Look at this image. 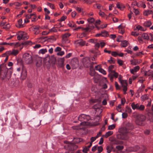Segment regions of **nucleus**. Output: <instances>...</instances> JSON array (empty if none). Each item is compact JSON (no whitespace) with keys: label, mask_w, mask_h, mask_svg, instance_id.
<instances>
[{"label":"nucleus","mask_w":153,"mask_h":153,"mask_svg":"<svg viewBox=\"0 0 153 153\" xmlns=\"http://www.w3.org/2000/svg\"><path fill=\"white\" fill-rule=\"evenodd\" d=\"M78 119L80 121L82 122L80 123L81 126H88L90 125V123L88 122L91 119V117L89 115L81 114L79 116Z\"/></svg>","instance_id":"nucleus-1"},{"label":"nucleus","mask_w":153,"mask_h":153,"mask_svg":"<svg viewBox=\"0 0 153 153\" xmlns=\"http://www.w3.org/2000/svg\"><path fill=\"white\" fill-rule=\"evenodd\" d=\"M146 117L143 115H137L135 122L137 125L140 126H144L146 124Z\"/></svg>","instance_id":"nucleus-2"},{"label":"nucleus","mask_w":153,"mask_h":153,"mask_svg":"<svg viewBox=\"0 0 153 153\" xmlns=\"http://www.w3.org/2000/svg\"><path fill=\"white\" fill-rule=\"evenodd\" d=\"M82 62L85 67L88 68L90 67V70L93 68V65L94 64V62H91L89 58L85 57L83 59Z\"/></svg>","instance_id":"nucleus-3"},{"label":"nucleus","mask_w":153,"mask_h":153,"mask_svg":"<svg viewBox=\"0 0 153 153\" xmlns=\"http://www.w3.org/2000/svg\"><path fill=\"white\" fill-rule=\"evenodd\" d=\"M22 60L26 64H30L33 62L32 58L30 54L26 53L23 56Z\"/></svg>","instance_id":"nucleus-4"},{"label":"nucleus","mask_w":153,"mask_h":153,"mask_svg":"<svg viewBox=\"0 0 153 153\" xmlns=\"http://www.w3.org/2000/svg\"><path fill=\"white\" fill-rule=\"evenodd\" d=\"M2 65H0V76L1 77V79L3 80L4 79L7 77V73L8 72V69L6 66L1 67Z\"/></svg>","instance_id":"nucleus-5"},{"label":"nucleus","mask_w":153,"mask_h":153,"mask_svg":"<svg viewBox=\"0 0 153 153\" xmlns=\"http://www.w3.org/2000/svg\"><path fill=\"white\" fill-rule=\"evenodd\" d=\"M70 65L72 68L75 69L77 68L79 65V62L76 58H74L71 59L70 62Z\"/></svg>","instance_id":"nucleus-6"},{"label":"nucleus","mask_w":153,"mask_h":153,"mask_svg":"<svg viewBox=\"0 0 153 153\" xmlns=\"http://www.w3.org/2000/svg\"><path fill=\"white\" fill-rule=\"evenodd\" d=\"M22 71L21 73V77L23 79H25L27 76V71L24 65H22Z\"/></svg>","instance_id":"nucleus-7"},{"label":"nucleus","mask_w":153,"mask_h":153,"mask_svg":"<svg viewBox=\"0 0 153 153\" xmlns=\"http://www.w3.org/2000/svg\"><path fill=\"white\" fill-rule=\"evenodd\" d=\"M127 127L128 128H125V134H128L129 132L128 131V130H133L134 128V126L131 123H128L127 125Z\"/></svg>","instance_id":"nucleus-8"},{"label":"nucleus","mask_w":153,"mask_h":153,"mask_svg":"<svg viewBox=\"0 0 153 153\" xmlns=\"http://www.w3.org/2000/svg\"><path fill=\"white\" fill-rule=\"evenodd\" d=\"M67 146L68 149L71 151L76 150L78 148L77 145L71 143L67 145Z\"/></svg>","instance_id":"nucleus-9"},{"label":"nucleus","mask_w":153,"mask_h":153,"mask_svg":"<svg viewBox=\"0 0 153 153\" xmlns=\"http://www.w3.org/2000/svg\"><path fill=\"white\" fill-rule=\"evenodd\" d=\"M40 26H34L33 27L32 30L34 32V34L36 35L40 33Z\"/></svg>","instance_id":"nucleus-10"},{"label":"nucleus","mask_w":153,"mask_h":153,"mask_svg":"<svg viewBox=\"0 0 153 153\" xmlns=\"http://www.w3.org/2000/svg\"><path fill=\"white\" fill-rule=\"evenodd\" d=\"M119 75V74L118 73H115L114 74H109L108 75V77L109 78L110 81L111 82H113V81L114 77L117 78Z\"/></svg>","instance_id":"nucleus-11"},{"label":"nucleus","mask_w":153,"mask_h":153,"mask_svg":"<svg viewBox=\"0 0 153 153\" xmlns=\"http://www.w3.org/2000/svg\"><path fill=\"white\" fill-rule=\"evenodd\" d=\"M44 66H45L47 69H49L51 66V62L50 60L47 59H45L44 61Z\"/></svg>","instance_id":"nucleus-12"},{"label":"nucleus","mask_w":153,"mask_h":153,"mask_svg":"<svg viewBox=\"0 0 153 153\" xmlns=\"http://www.w3.org/2000/svg\"><path fill=\"white\" fill-rule=\"evenodd\" d=\"M18 23L16 25V26L18 28H20L24 27L25 25L24 24H22L23 21L22 19H20L18 21Z\"/></svg>","instance_id":"nucleus-13"},{"label":"nucleus","mask_w":153,"mask_h":153,"mask_svg":"<svg viewBox=\"0 0 153 153\" xmlns=\"http://www.w3.org/2000/svg\"><path fill=\"white\" fill-rule=\"evenodd\" d=\"M64 60L65 59L64 57L60 58L58 59V65L60 67L62 68L63 67Z\"/></svg>","instance_id":"nucleus-14"},{"label":"nucleus","mask_w":153,"mask_h":153,"mask_svg":"<svg viewBox=\"0 0 153 153\" xmlns=\"http://www.w3.org/2000/svg\"><path fill=\"white\" fill-rule=\"evenodd\" d=\"M140 69V67L139 66L137 65L134 67L133 68L130 69V72L132 74H134L135 72L138 71Z\"/></svg>","instance_id":"nucleus-15"},{"label":"nucleus","mask_w":153,"mask_h":153,"mask_svg":"<svg viewBox=\"0 0 153 153\" xmlns=\"http://www.w3.org/2000/svg\"><path fill=\"white\" fill-rule=\"evenodd\" d=\"M50 60V61L51 63L54 65L56 62V59L54 56H52L51 57H49V59H48Z\"/></svg>","instance_id":"nucleus-16"},{"label":"nucleus","mask_w":153,"mask_h":153,"mask_svg":"<svg viewBox=\"0 0 153 153\" xmlns=\"http://www.w3.org/2000/svg\"><path fill=\"white\" fill-rule=\"evenodd\" d=\"M135 3L136 4V5L138 7H143L144 8L146 7V5L143 2H140L138 3H137V2H135Z\"/></svg>","instance_id":"nucleus-17"},{"label":"nucleus","mask_w":153,"mask_h":153,"mask_svg":"<svg viewBox=\"0 0 153 153\" xmlns=\"http://www.w3.org/2000/svg\"><path fill=\"white\" fill-rule=\"evenodd\" d=\"M140 149L139 152L142 153H144L147 151V149L146 147L144 146H140Z\"/></svg>","instance_id":"nucleus-18"},{"label":"nucleus","mask_w":153,"mask_h":153,"mask_svg":"<svg viewBox=\"0 0 153 153\" xmlns=\"http://www.w3.org/2000/svg\"><path fill=\"white\" fill-rule=\"evenodd\" d=\"M76 44H78L81 46H83L85 45V41L82 39L78 40L76 42Z\"/></svg>","instance_id":"nucleus-19"},{"label":"nucleus","mask_w":153,"mask_h":153,"mask_svg":"<svg viewBox=\"0 0 153 153\" xmlns=\"http://www.w3.org/2000/svg\"><path fill=\"white\" fill-rule=\"evenodd\" d=\"M112 142L114 145H122L123 144V142L118 140H112Z\"/></svg>","instance_id":"nucleus-20"},{"label":"nucleus","mask_w":153,"mask_h":153,"mask_svg":"<svg viewBox=\"0 0 153 153\" xmlns=\"http://www.w3.org/2000/svg\"><path fill=\"white\" fill-rule=\"evenodd\" d=\"M142 37L144 39L148 40L150 39L149 37V35L146 33H143L142 35Z\"/></svg>","instance_id":"nucleus-21"},{"label":"nucleus","mask_w":153,"mask_h":153,"mask_svg":"<svg viewBox=\"0 0 153 153\" xmlns=\"http://www.w3.org/2000/svg\"><path fill=\"white\" fill-rule=\"evenodd\" d=\"M139 106V105L138 103H137L135 104L134 102H133L131 104V107L133 110H135V109L138 110Z\"/></svg>","instance_id":"nucleus-22"},{"label":"nucleus","mask_w":153,"mask_h":153,"mask_svg":"<svg viewBox=\"0 0 153 153\" xmlns=\"http://www.w3.org/2000/svg\"><path fill=\"white\" fill-rule=\"evenodd\" d=\"M117 8L119 9H120V10H122L125 7L124 5L119 2H117Z\"/></svg>","instance_id":"nucleus-23"},{"label":"nucleus","mask_w":153,"mask_h":153,"mask_svg":"<svg viewBox=\"0 0 153 153\" xmlns=\"http://www.w3.org/2000/svg\"><path fill=\"white\" fill-rule=\"evenodd\" d=\"M42 59L41 58L37 59L36 63V66L38 67H40L42 65Z\"/></svg>","instance_id":"nucleus-24"},{"label":"nucleus","mask_w":153,"mask_h":153,"mask_svg":"<svg viewBox=\"0 0 153 153\" xmlns=\"http://www.w3.org/2000/svg\"><path fill=\"white\" fill-rule=\"evenodd\" d=\"M128 43V41L124 40L121 43V45L122 47H125L127 46Z\"/></svg>","instance_id":"nucleus-25"},{"label":"nucleus","mask_w":153,"mask_h":153,"mask_svg":"<svg viewBox=\"0 0 153 153\" xmlns=\"http://www.w3.org/2000/svg\"><path fill=\"white\" fill-rule=\"evenodd\" d=\"M152 24V23L150 21H147L144 22L143 24V25L145 27H149Z\"/></svg>","instance_id":"nucleus-26"},{"label":"nucleus","mask_w":153,"mask_h":153,"mask_svg":"<svg viewBox=\"0 0 153 153\" xmlns=\"http://www.w3.org/2000/svg\"><path fill=\"white\" fill-rule=\"evenodd\" d=\"M152 13V11L151 10H146L143 12V14L146 16H147Z\"/></svg>","instance_id":"nucleus-27"},{"label":"nucleus","mask_w":153,"mask_h":153,"mask_svg":"<svg viewBox=\"0 0 153 153\" xmlns=\"http://www.w3.org/2000/svg\"><path fill=\"white\" fill-rule=\"evenodd\" d=\"M113 133V132L111 131H109L106 132L104 136L105 138H107L109 136L112 135Z\"/></svg>","instance_id":"nucleus-28"},{"label":"nucleus","mask_w":153,"mask_h":153,"mask_svg":"<svg viewBox=\"0 0 153 153\" xmlns=\"http://www.w3.org/2000/svg\"><path fill=\"white\" fill-rule=\"evenodd\" d=\"M113 147L112 146H106V149L107 150L108 153H110L111 152Z\"/></svg>","instance_id":"nucleus-29"},{"label":"nucleus","mask_w":153,"mask_h":153,"mask_svg":"<svg viewBox=\"0 0 153 153\" xmlns=\"http://www.w3.org/2000/svg\"><path fill=\"white\" fill-rule=\"evenodd\" d=\"M131 64L133 65H136L139 64V63L137 60L134 59L133 60H131L130 61Z\"/></svg>","instance_id":"nucleus-30"},{"label":"nucleus","mask_w":153,"mask_h":153,"mask_svg":"<svg viewBox=\"0 0 153 153\" xmlns=\"http://www.w3.org/2000/svg\"><path fill=\"white\" fill-rule=\"evenodd\" d=\"M101 34H102V36L103 37H108L109 36V34L108 33L107 31H102L101 32Z\"/></svg>","instance_id":"nucleus-31"},{"label":"nucleus","mask_w":153,"mask_h":153,"mask_svg":"<svg viewBox=\"0 0 153 153\" xmlns=\"http://www.w3.org/2000/svg\"><path fill=\"white\" fill-rule=\"evenodd\" d=\"M19 53V51L18 50H17L13 49L12 51L11 54L12 55L16 56Z\"/></svg>","instance_id":"nucleus-32"},{"label":"nucleus","mask_w":153,"mask_h":153,"mask_svg":"<svg viewBox=\"0 0 153 153\" xmlns=\"http://www.w3.org/2000/svg\"><path fill=\"white\" fill-rule=\"evenodd\" d=\"M149 95L148 94H146L142 96L141 97V100L142 101H144L148 99Z\"/></svg>","instance_id":"nucleus-33"},{"label":"nucleus","mask_w":153,"mask_h":153,"mask_svg":"<svg viewBox=\"0 0 153 153\" xmlns=\"http://www.w3.org/2000/svg\"><path fill=\"white\" fill-rule=\"evenodd\" d=\"M68 25L71 27H76V24L72 21L69 22L68 24Z\"/></svg>","instance_id":"nucleus-34"},{"label":"nucleus","mask_w":153,"mask_h":153,"mask_svg":"<svg viewBox=\"0 0 153 153\" xmlns=\"http://www.w3.org/2000/svg\"><path fill=\"white\" fill-rule=\"evenodd\" d=\"M94 80V82L95 83H97L98 82L99 79V77L98 76H95L93 78Z\"/></svg>","instance_id":"nucleus-35"},{"label":"nucleus","mask_w":153,"mask_h":153,"mask_svg":"<svg viewBox=\"0 0 153 153\" xmlns=\"http://www.w3.org/2000/svg\"><path fill=\"white\" fill-rule=\"evenodd\" d=\"M22 45H32V42L29 40L26 41L22 43Z\"/></svg>","instance_id":"nucleus-36"},{"label":"nucleus","mask_w":153,"mask_h":153,"mask_svg":"<svg viewBox=\"0 0 153 153\" xmlns=\"http://www.w3.org/2000/svg\"><path fill=\"white\" fill-rule=\"evenodd\" d=\"M71 36V34L69 33H66L63 34L62 36L63 39L65 40L66 39L68 38Z\"/></svg>","instance_id":"nucleus-37"},{"label":"nucleus","mask_w":153,"mask_h":153,"mask_svg":"<svg viewBox=\"0 0 153 153\" xmlns=\"http://www.w3.org/2000/svg\"><path fill=\"white\" fill-rule=\"evenodd\" d=\"M153 74V73L152 71L150 70L148 71H146L145 72L144 75L145 76H150L152 75Z\"/></svg>","instance_id":"nucleus-38"},{"label":"nucleus","mask_w":153,"mask_h":153,"mask_svg":"<svg viewBox=\"0 0 153 153\" xmlns=\"http://www.w3.org/2000/svg\"><path fill=\"white\" fill-rule=\"evenodd\" d=\"M87 21L89 23L91 24L94 22L95 19L93 18H90L88 19Z\"/></svg>","instance_id":"nucleus-39"},{"label":"nucleus","mask_w":153,"mask_h":153,"mask_svg":"<svg viewBox=\"0 0 153 153\" xmlns=\"http://www.w3.org/2000/svg\"><path fill=\"white\" fill-rule=\"evenodd\" d=\"M116 148L118 151H121L123 149L124 146H123L118 145L116 147Z\"/></svg>","instance_id":"nucleus-40"},{"label":"nucleus","mask_w":153,"mask_h":153,"mask_svg":"<svg viewBox=\"0 0 153 153\" xmlns=\"http://www.w3.org/2000/svg\"><path fill=\"white\" fill-rule=\"evenodd\" d=\"M114 58L112 57H111L110 59L108 60V62L110 64H114L115 62V60H114Z\"/></svg>","instance_id":"nucleus-41"},{"label":"nucleus","mask_w":153,"mask_h":153,"mask_svg":"<svg viewBox=\"0 0 153 153\" xmlns=\"http://www.w3.org/2000/svg\"><path fill=\"white\" fill-rule=\"evenodd\" d=\"M47 5L48 6H49L51 9H55V6L54 4L49 2H48Z\"/></svg>","instance_id":"nucleus-42"},{"label":"nucleus","mask_w":153,"mask_h":153,"mask_svg":"<svg viewBox=\"0 0 153 153\" xmlns=\"http://www.w3.org/2000/svg\"><path fill=\"white\" fill-rule=\"evenodd\" d=\"M74 142L76 143H78L80 142L82 140V139L80 138H74Z\"/></svg>","instance_id":"nucleus-43"},{"label":"nucleus","mask_w":153,"mask_h":153,"mask_svg":"<svg viewBox=\"0 0 153 153\" xmlns=\"http://www.w3.org/2000/svg\"><path fill=\"white\" fill-rule=\"evenodd\" d=\"M120 82L121 83L122 86L124 85H127L126 81V80H122Z\"/></svg>","instance_id":"nucleus-44"},{"label":"nucleus","mask_w":153,"mask_h":153,"mask_svg":"<svg viewBox=\"0 0 153 153\" xmlns=\"http://www.w3.org/2000/svg\"><path fill=\"white\" fill-rule=\"evenodd\" d=\"M127 85H126L125 86H122L123 88V91H124V94H126V91L127 90Z\"/></svg>","instance_id":"nucleus-45"},{"label":"nucleus","mask_w":153,"mask_h":153,"mask_svg":"<svg viewBox=\"0 0 153 153\" xmlns=\"http://www.w3.org/2000/svg\"><path fill=\"white\" fill-rule=\"evenodd\" d=\"M97 41V40L96 39H90L88 41L89 42L93 43H95Z\"/></svg>","instance_id":"nucleus-46"},{"label":"nucleus","mask_w":153,"mask_h":153,"mask_svg":"<svg viewBox=\"0 0 153 153\" xmlns=\"http://www.w3.org/2000/svg\"><path fill=\"white\" fill-rule=\"evenodd\" d=\"M140 146H134V152L139 151V152Z\"/></svg>","instance_id":"nucleus-47"},{"label":"nucleus","mask_w":153,"mask_h":153,"mask_svg":"<svg viewBox=\"0 0 153 153\" xmlns=\"http://www.w3.org/2000/svg\"><path fill=\"white\" fill-rule=\"evenodd\" d=\"M98 137V135H96V136L95 137H92L91 138L90 140H91V142L90 143H92Z\"/></svg>","instance_id":"nucleus-48"},{"label":"nucleus","mask_w":153,"mask_h":153,"mask_svg":"<svg viewBox=\"0 0 153 153\" xmlns=\"http://www.w3.org/2000/svg\"><path fill=\"white\" fill-rule=\"evenodd\" d=\"M57 31V29L55 27L49 30V33L56 32Z\"/></svg>","instance_id":"nucleus-49"},{"label":"nucleus","mask_w":153,"mask_h":153,"mask_svg":"<svg viewBox=\"0 0 153 153\" xmlns=\"http://www.w3.org/2000/svg\"><path fill=\"white\" fill-rule=\"evenodd\" d=\"M99 71L104 75L106 74V72L102 68H100L98 69Z\"/></svg>","instance_id":"nucleus-50"},{"label":"nucleus","mask_w":153,"mask_h":153,"mask_svg":"<svg viewBox=\"0 0 153 153\" xmlns=\"http://www.w3.org/2000/svg\"><path fill=\"white\" fill-rule=\"evenodd\" d=\"M99 14L102 17H105L106 16L105 13L104 12L101 11V10H100Z\"/></svg>","instance_id":"nucleus-51"},{"label":"nucleus","mask_w":153,"mask_h":153,"mask_svg":"<svg viewBox=\"0 0 153 153\" xmlns=\"http://www.w3.org/2000/svg\"><path fill=\"white\" fill-rule=\"evenodd\" d=\"M47 50L46 49H42L39 50V53L44 54L47 52Z\"/></svg>","instance_id":"nucleus-52"},{"label":"nucleus","mask_w":153,"mask_h":153,"mask_svg":"<svg viewBox=\"0 0 153 153\" xmlns=\"http://www.w3.org/2000/svg\"><path fill=\"white\" fill-rule=\"evenodd\" d=\"M89 150V149H88L87 146H85L84 147H83V149L82 150V152H83L85 153H87V152H88Z\"/></svg>","instance_id":"nucleus-53"},{"label":"nucleus","mask_w":153,"mask_h":153,"mask_svg":"<svg viewBox=\"0 0 153 153\" xmlns=\"http://www.w3.org/2000/svg\"><path fill=\"white\" fill-rule=\"evenodd\" d=\"M136 29H138V30H140L141 31H145L144 28L142 26L140 25H138L136 27Z\"/></svg>","instance_id":"nucleus-54"},{"label":"nucleus","mask_w":153,"mask_h":153,"mask_svg":"<svg viewBox=\"0 0 153 153\" xmlns=\"http://www.w3.org/2000/svg\"><path fill=\"white\" fill-rule=\"evenodd\" d=\"M115 127V126L114 124H112L111 125L109 126L108 127V130H112Z\"/></svg>","instance_id":"nucleus-55"},{"label":"nucleus","mask_w":153,"mask_h":153,"mask_svg":"<svg viewBox=\"0 0 153 153\" xmlns=\"http://www.w3.org/2000/svg\"><path fill=\"white\" fill-rule=\"evenodd\" d=\"M67 18V17L66 16H62L60 19H58V21L59 22H62L65 21V20Z\"/></svg>","instance_id":"nucleus-56"},{"label":"nucleus","mask_w":153,"mask_h":153,"mask_svg":"<svg viewBox=\"0 0 153 153\" xmlns=\"http://www.w3.org/2000/svg\"><path fill=\"white\" fill-rule=\"evenodd\" d=\"M95 6L97 7V8L98 9H100L101 7V5L100 4L97 3L94 4L93 5V6L94 7Z\"/></svg>","instance_id":"nucleus-57"},{"label":"nucleus","mask_w":153,"mask_h":153,"mask_svg":"<svg viewBox=\"0 0 153 153\" xmlns=\"http://www.w3.org/2000/svg\"><path fill=\"white\" fill-rule=\"evenodd\" d=\"M133 11L136 15H138L140 13V12H139L138 10L137 9L134 8Z\"/></svg>","instance_id":"nucleus-58"},{"label":"nucleus","mask_w":153,"mask_h":153,"mask_svg":"<svg viewBox=\"0 0 153 153\" xmlns=\"http://www.w3.org/2000/svg\"><path fill=\"white\" fill-rule=\"evenodd\" d=\"M128 116V114L126 112H123L122 114V117L123 118H126Z\"/></svg>","instance_id":"nucleus-59"},{"label":"nucleus","mask_w":153,"mask_h":153,"mask_svg":"<svg viewBox=\"0 0 153 153\" xmlns=\"http://www.w3.org/2000/svg\"><path fill=\"white\" fill-rule=\"evenodd\" d=\"M14 5L19 7L21 6L22 5V4L21 3H19L18 2L16 1L14 3Z\"/></svg>","instance_id":"nucleus-60"},{"label":"nucleus","mask_w":153,"mask_h":153,"mask_svg":"<svg viewBox=\"0 0 153 153\" xmlns=\"http://www.w3.org/2000/svg\"><path fill=\"white\" fill-rule=\"evenodd\" d=\"M126 111L128 113H131V112L132 110L130 107H129L128 106H127L126 107Z\"/></svg>","instance_id":"nucleus-61"},{"label":"nucleus","mask_w":153,"mask_h":153,"mask_svg":"<svg viewBox=\"0 0 153 153\" xmlns=\"http://www.w3.org/2000/svg\"><path fill=\"white\" fill-rule=\"evenodd\" d=\"M115 86L116 87V90H119L120 89V87L119 86L117 82H115Z\"/></svg>","instance_id":"nucleus-62"},{"label":"nucleus","mask_w":153,"mask_h":153,"mask_svg":"<svg viewBox=\"0 0 153 153\" xmlns=\"http://www.w3.org/2000/svg\"><path fill=\"white\" fill-rule=\"evenodd\" d=\"M149 37L150 36L149 39L151 41H153V32L149 33Z\"/></svg>","instance_id":"nucleus-63"},{"label":"nucleus","mask_w":153,"mask_h":153,"mask_svg":"<svg viewBox=\"0 0 153 153\" xmlns=\"http://www.w3.org/2000/svg\"><path fill=\"white\" fill-rule=\"evenodd\" d=\"M103 150L102 147V146H99L98 147V152L101 153Z\"/></svg>","instance_id":"nucleus-64"}]
</instances>
